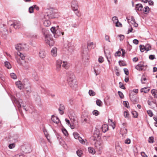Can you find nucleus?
I'll list each match as a JSON object with an SVG mask.
<instances>
[{
    "label": "nucleus",
    "instance_id": "obj_47",
    "mask_svg": "<svg viewBox=\"0 0 157 157\" xmlns=\"http://www.w3.org/2000/svg\"><path fill=\"white\" fill-rule=\"evenodd\" d=\"M11 77L13 79H15L17 78V76L14 73H12L10 74Z\"/></svg>",
    "mask_w": 157,
    "mask_h": 157
},
{
    "label": "nucleus",
    "instance_id": "obj_42",
    "mask_svg": "<svg viewBox=\"0 0 157 157\" xmlns=\"http://www.w3.org/2000/svg\"><path fill=\"white\" fill-rule=\"evenodd\" d=\"M73 135L76 139H77L80 136L79 134L76 132H73Z\"/></svg>",
    "mask_w": 157,
    "mask_h": 157
},
{
    "label": "nucleus",
    "instance_id": "obj_60",
    "mask_svg": "<svg viewBox=\"0 0 157 157\" xmlns=\"http://www.w3.org/2000/svg\"><path fill=\"white\" fill-rule=\"evenodd\" d=\"M33 6H31L29 8V12L30 13H32L33 12Z\"/></svg>",
    "mask_w": 157,
    "mask_h": 157
},
{
    "label": "nucleus",
    "instance_id": "obj_51",
    "mask_svg": "<svg viewBox=\"0 0 157 157\" xmlns=\"http://www.w3.org/2000/svg\"><path fill=\"white\" fill-rule=\"evenodd\" d=\"M119 64L121 66H124L125 65L124 62L123 61L119 60Z\"/></svg>",
    "mask_w": 157,
    "mask_h": 157
},
{
    "label": "nucleus",
    "instance_id": "obj_41",
    "mask_svg": "<svg viewBox=\"0 0 157 157\" xmlns=\"http://www.w3.org/2000/svg\"><path fill=\"white\" fill-rule=\"evenodd\" d=\"M76 153L77 155L79 157L81 156L82 153V151L80 150H78L76 151Z\"/></svg>",
    "mask_w": 157,
    "mask_h": 157
},
{
    "label": "nucleus",
    "instance_id": "obj_2",
    "mask_svg": "<svg viewBox=\"0 0 157 157\" xmlns=\"http://www.w3.org/2000/svg\"><path fill=\"white\" fill-rule=\"evenodd\" d=\"M45 41L46 43L50 46H52L54 44V42L52 36L49 34H46L45 36Z\"/></svg>",
    "mask_w": 157,
    "mask_h": 157
},
{
    "label": "nucleus",
    "instance_id": "obj_40",
    "mask_svg": "<svg viewBox=\"0 0 157 157\" xmlns=\"http://www.w3.org/2000/svg\"><path fill=\"white\" fill-rule=\"evenodd\" d=\"M62 132L65 136H68V133L66 129H65V128L62 129Z\"/></svg>",
    "mask_w": 157,
    "mask_h": 157
},
{
    "label": "nucleus",
    "instance_id": "obj_31",
    "mask_svg": "<svg viewBox=\"0 0 157 157\" xmlns=\"http://www.w3.org/2000/svg\"><path fill=\"white\" fill-rule=\"evenodd\" d=\"M62 65V67L66 69H68L69 67L67 64V63L65 61H63Z\"/></svg>",
    "mask_w": 157,
    "mask_h": 157
},
{
    "label": "nucleus",
    "instance_id": "obj_16",
    "mask_svg": "<svg viewBox=\"0 0 157 157\" xmlns=\"http://www.w3.org/2000/svg\"><path fill=\"white\" fill-rule=\"evenodd\" d=\"M22 150H23L25 153H29L30 152V149L28 146H23L22 147Z\"/></svg>",
    "mask_w": 157,
    "mask_h": 157
},
{
    "label": "nucleus",
    "instance_id": "obj_48",
    "mask_svg": "<svg viewBox=\"0 0 157 157\" xmlns=\"http://www.w3.org/2000/svg\"><path fill=\"white\" fill-rule=\"evenodd\" d=\"M151 92L152 95H153L155 98H157V96H156L155 90H152Z\"/></svg>",
    "mask_w": 157,
    "mask_h": 157
},
{
    "label": "nucleus",
    "instance_id": "obj_6",
    "mask_svg": "<svg viewBox=\"0 0 157 157\" xmlns=\"http://www.w3.org/2000/svg\"><path fill=\"white\" fill-rule=\"evenodd\" d=\"M62 63V61L60 59L56 61V70L57 71H60Z\"/></svg>",
    "mask_w": 157,
    "mask_h": 157
},
{
    "label": "nucleus",
    "instance_id": "obj_3",
    "mask_svg": "<svg viewBox=\"0 0 157 157\" xmlns=\"http://www.w3.org/2000/svg\"><path fill=\"white\" fill-rule=\"evenodd\" d=\"M55 14V12L50 10L46 14L44 15V17L46 19H53L56 17Z\"/></svg>",
    "mask_w": 157,
    "mask_h": 157
},
{
    "label": "nucleus",
    "instance_id": "obj_30",
    "mask_svg": "<svg viewBox=\"0 0 157 157\" xmlns=\"http://www.w3.org/2000/svg\"><path fill=\"white\" fill-rule=\"evenodd\" d=\"M5 65L8 69H10L11 68V65L9 62L6 61L4 63Z\"/></svg>",
    "mask_w": 157,
    "mask_h": 157
},
{
    "label": "nucleus",
    "instance_id": "obj_18",
    "mask_svg": "<svg viewBox=\"0 0 157 157\" xmlns=\"http://www.w3.org/2000/svg\"><path fill=\"white\" fill-rule=\"evenodd\" d=\"M64 34V33L63 32L60 31L59 30H57L56 33L54 35V36L55 38H57L59 36L63 35Z\"/></svg>",
    "mask_w": 157,
    "mask_h": 157
},
{
    "label": "nucleus",
    "instance_id": "obj_29",
    "mask_svg": "<svg viewBox=\"0 0 157 157\" xmlns=\"http://www.w3.org/2000/svg\"><path fill=\"white\" fill-rule=\"evenodd\" d=\"M17 54L20 56L22 60H24L25 59V56L20 52H19L17 53Z\"/></svg>",
    "mask_w": 157,
    "mask_h": 157
},
{
    "label": "nucleus",
    "instance_id": "obj_55",
    "mask_svg": "<svg viewBox=\"0 0 157 157\" xmlns=\"http://www.w3.org/2000/svg\"><path fill=\"white\" fill-rule=\"evenodd\" d=\"M14 102L17 104V106L19 109L21 107V105L20 103H19V102L17 101L16 99H15L14 100Z\"/></svg>",
    "mask_w": 157,
    "mask_h": 157
},
{
    "label": "nucleus",
    "instance_id": "obj_61",
    "mask_svg": "<svg viewBox=\"0 0 157 157\" xmlns=\"http://www.w3.org/2000/svg\"><path fill=\"white\" fill-rule=\"evenodd\" d=\"M121 52L120 51H118L115 53V56H121Z\"/></svg>",
    "mask_w": 157,
    "mask_h": 157
},
{
    "label": "nucleus",
    "instance_id": "obj_43",
    "mask_svg": "<svg viewBox=\"0 0 157 157\" xmlns=\"http://www.w3.org/2000/svg\"><path fill=\"white\" fill-rule=\"evenodd\" d=\"M147 113L150 117H152L153 115V113L151 110H148L147 111Z\"/></svg>",
    "mask_w": 157,
    "mask_h": 157
},
{
    "label": "nucleus",
    "instance_id": "obj_56",
    "mask_svg": "<svg viewBox=\"0 0 157 157\" xmlns=\"http://www.w3.org/2000/svg\"><path fill=\"white\" fill-rule=\"evenodd\" d=\"M124 117L126 118L128 117H129V113L128 111H125L124 113Z\"/></svg>",
    "mask_w": 157,
    "mask_h": 157
},
{
    "label": "nucleus",
    "instance_id": "obj_38",
    "mask_svg": "<svg viewBox=\"0 0 157 157\" xmlns=\"http://www.w3.org/2000/svg\"><path fill=\"white\" fill-rule=\"evenodd\" d=\"M140 50L141 52H143L145 50V48L144 45H140Z\"/></svg>",
    "mask_w": 157,
    "mask_h": 157
},
{
    "label": "nucleus",
    "instance_id": "obj_53",
    "mask_svg": "<svg viewBox=\"0 0 157 157\" xmlns=\"http://www.w3.org/2000/svg\"><path fill=\"white\" fill-rule=\"evenodd\" d=\"M118 94L120 97V98H123L124 97V95L123 94L122 92L121 91H118Z\"/></svg>",
    "mask_w": 157,
    "mask_h": 157
},
{
    "label": "nucleus",
    "instance_id": "obj_64",
    "mask_svg": "<svg viewBox=\"0 0 157 157\" xmlns=\"http://www.w3.org/2000/svg\"><path fill=\"white\" fill-rule=\"evenodd\" d=\"M153 118L155 121V125L157 127V117L155 116L153 117Z\"/></svg>",
    "mask_w": 157,
    "mask_h": 157
},
{
    "label": "nucleus",
    "instance_id": "obj_22",
    "mask_svg": "<svg viewBox=\"0 0 157 157\" xmlns=\"http://www.w3.org/2000/svg\"><path fill=\"white\" fill-rule=\"evenodd\" d=\"M43 130L44 133L45 137H46L48 141L49 142L50 138L48 136V134L47 132V130L45 129V128L44 127L43 129Z\"/></svg>",
    "mask_w": 157,
    "mask_h": 157
},
{
    "label": "nucleus",
    "instance_id": "obj_10",
    "mask_svg": "<svg viewBox=\"0 0 157 157\" xmlns=\"http://www.w3.org/2000/svg\"><path fill=\"white\" fill-rule=\"evenodd\" d=\"M25 44H17L15 46L16 49L17 51H20L25 48Z\"/></svg>",
    "mask_w": 157,
    "mask_h": 157
},
{
    "label": "nucleus",
    "instance_id": "obj_57",
    "mask_svg": "<svg viewBox=\"0 0 157 157\" xmlns=\"http://www.w3.org/2000/svg\"><path fill=\"white\" fill-rule=\"evenodd\" d=\"M98 62L100 63H101L104 61L103 58L101 56H100L98 58Z\"/></svg>",
    "mask_w": 157,
    "mask_h": 157
},
{
    "label": "nucleus",
    "instance_id": "obj_20",
    "mask_svg": "<svg viewBox=\"0 0 157 157\" xmlns=\"http://www.w3.org/2000/svg\"><path fill=\"white\" fill-rule=\"evenodd\" d=\"M143 6L141 4H137L136 5L135 10L137 11H141Z\"/></svg>",
    "mask_w": 157,
    "mask_h": 157
},
{
    "label": "nucleus",
    "instance_id": "obj_58",
    "mask_svg": "<svg viewBox=\"0 0 157 157\" xmlns=\"http://www.w3.org/2000/svg\"><path fill=\"white\" fill-rule=\"evenodd\" d=\"M131 140L130 139L127 138L124 141V143L125 144H129L130 143Z\"/></svg>",
    "mask_w": 157,
    "mask_h": 157
},
{
    "label": "nucleus",
    "instance_id": "obj_34",
    "mask_svg": "<svg viewBox=\"0 0 157 157\" xmlns=\"http://www.w3.org/2000/svg\"><path fill=\"white\" fill-rule=\"evenodd\" d=\"M148 142L150 143H153L154 142V138L153 137H150L148 140Z\"/></svg>",
    "mask_w": 157,
    "mask_h": 157
},
{
    "label": "nucleus",
    "instance_id": "obj_32",
    "mask_svg": "<svg viewBox=\"0 0 157 157\" xmlns=\"http://www.w3.org/2000/svg\"><path fill=\"white\" fill-rule=\"evenodd\" d=\"M96 102L97 105L99 106H102V102L100 100L97 99L96 101Z\"/></svg>",
    "mask_w": 157,
    "mask_h": 157
},
{
    "label": "nucleus",
    "instance_id": "obj_35",
    "mask_svg": "<svg viewBox=\"0 0 157 157\" xmlns=\"http://www.w3.org/2000/svg\"><path fill=\"white\" fill-rule=\"evenodd\" d=\"M51 32L53 33L54 35V34L56 33L57 30L56 29L55 27H52L51 29Z\"/></svg>",
    "mask_w": 157,
    "mask_h": 157
},
{
    "label": "nucleus",
    "instance_id": "obj_33",
    "mask_svg": "<svg viewBox=\"0 0 157 157\" xmlns=\"http://www.w3.org/2000/svg\"><path fill=\"white\" fill-rule=\"evenodd\" d=\"M144 13H149V7L147 6H145L144 8Z\"/></svg>",
    "mask_w": 157,
    "mask_h": 157
},
{
    "label": "nucleus",
    "instance_id": "obj_37",
    "mask_svg": "<svg viewBox=\"0 0 157 157\" xmlns=\"http://www.w3.org/2000/svg\"><path fill=\"white\" fill-rule=\"evenodd\" d=\"M89 94L90 96H93L95 95V93L92 90H89Z\"/></svg>",
    "mask_w": 157,
    "mask_h": 157
},
{
    "label": "nucleus",
    "instance_id": "obj_62",
    "mask_svg": "<svg viewBox=\"0 0 157 157\" xmlns=\"http://www.w3.org/2000/svg\"><path fill=\"white\" fill-rule=\"evenodd\" d=\"M124 72L125 74L128 75L129 74V71L127 68H124Z\"/></svg>",
    "mask_w": 157,
    "mask_h": 157
},
{
    "label": "nucleus",
    "instance_id": "obj_27",
    "mask_svg": "<svg viewBox=\"0 0 157 157\" xmlns=\"http://www.w3.org/2000/svg\"><path fill=\"white\" fill-rule=\"evenodd\" d=\"M145 48V50L147 52L150 50L151 48V46L149 44H147L144 46Z\"/></svg>",
    "mask_w": 157,
    "mask_h": 157
},
{
    "label": "nucleus",
    "instance_id": "obj_49",
    "mask_svg": "<svg viewBox=\"0 0 157 157\" xmlns=\"http://www.w3.org/2000/svg\"><path fill=\"white\" fill-rule=\"evenodd\" d=\"M119 85L120 87V88L122 89H125V87L121 82H119Z\"/></svg>",
    "mask_w": 157,
    "mask_h": 157
},
{
    "label": "nucleus",
    "instance_id": "obj_8",
    "mask_svg": "<svg viewBox=\"0 0 157 157\" xmlns=\"http://www.w3.org/2000/svg\"><path fill=\"white\" fill-rule=\"evenodd\" d=\"M129 97L131 101L133 104H135L137 102V99L136 95H132L130 94Z\"/></svg>",
    "mask_w": 157,
    "mask_h": 157
},
{
    "label": "nucleus",
    "instance_id": "obj_12",
    "mask_svg": "<svg viewBox=\"0 0 157 157\" xmlns=\"http://www.w3.org/2000/svg\"><path fill=\"white\" fill-rule=\"evenodd\" d=\"M20 24L19 23L14 22L10 25V28H14L15 29H19L20 27Z\"/></svg>",
    "mask_w": 157,
    "mask_h": 157
},
{
    "label": "nucleus",
    "instance_id": "obj_46",
    "mask_svg": "<svg viewBox=\"0 0 157 157\" xmlns=\"http://www.w3.org/2000/svg\"><path fill=\"white\" fill-rule=\"evenodd\" d=\"M123 104L124 105V106L126 108H128L129 107V103L128 101H124V102Z\"/></svg>",
    "mask_w": 157,
    "mask_h": 157
},
{
    "label": "nucleus",
    "instance_id": "obj_39",
    "mask_svg": "<svg viewBox=\"0 0 157 157\" xmlns=\"http://www.w3.org/2000/svg\"><path fill=\"white\" fill-rule=\"evenodd\" d=\"M112 20L114 22H115L116 24L117 22H118V20L117 17L116 16H114L112 18Z\"/></svg>",
    "mask_w": 157,
    "mask_h": 157
},
{
    "label": "nucleus",
    "instance_id": "obj_13",
    "mask_svg": "<svg viewBox=\"0 0 157 157\" xmlns=\"http://www.w3.org/2000/svg\"><path fill=\"white\" fill-rule=\"evenodd\" d=\"M71 6L74 11H77V10L78 6L77 2L75 1H73L71 3Z\"/></svg>",
    "mask_w": 157,
    "mask_h": 157
},
{
    "label": "nucleus",
    "instance_id": "obj_54",
    "mask_svg": "<svg viewBox=\"0 0 157 157\" xmlns=\"http://www.w3.org/2000/svg\"><path fill=\"white\" fill-rule=\"evenodd\" d=\"M33 76H34V79L36 80H38V76L36 74V72L34 73V74H33Z\"/></svg>",
    "mask_w": 157,
    "mask_h": 157
},
{
    "label": "nucleus",
    "instance_id": "obj_9",
    "mask_svg": "<svg viewBox=\"0 0 157 157\" xmlns=\"http://www.w3.org/2000/svg\"><path fill=\"white\" fill-rule=\"evenodd\" d=\"M15 84L17 87L20 90H21L24 88L23 83H22L21 81L16 82Z\"/></svg>",
    "mask_w": 157,
    "mask_h": 157
},
{
    "label": "nucleus",
    "instance_id": "obj_44",
    "mask_svg": "<svg viewBox=\"0 0 157 157\" xmlns=\"http://www.w3.org/2000/svg\"><path fill=\"white\" fill-rule=\"evenodd\" d=\"M106 58L109 63H111V62L112 61L111 55L110 54H109L108 56H106Z\"/></svg>",
    "mask_w": 157,
    "mask_h": 157
},
{
    "label": "nucleus",
    "instance_id": "obj_1",
    "mask_svg": "<svg viewBox=\"0 0 157 157\" xmlns=\"http://www.w3.org/2000/svg\"><path fill=\"white\" fill-rule=\"evenodd\" d=\"M67 81L70 86H74L75 84L76 81L75 79V77L74 73L71 71H68L67 73Z\"/></svg>",
    "mask_w": 157,
    "mask_h": 157
},
{
    "label": "nucleus",
    "instance_id": "obj_28",
    "mask_svg": "<svg viewBox=\"0 0 157 157\" xmlns=\"http://www.w3.org/2000/svg\"><path fill=\"white\" fill-rule=\"evenodd\" d=\"M88 149L90 153H91L92 154H94L95 153V151L93 148L91 147H88Z\"/></svg>",
    "mask_w": 157,
    "mask_h": 157
},
{
    "label": "nucleus",
    "instance_id": "obj_52",
    "mask_svg": "<svg viewBox=\"0 0 157 157\" xmlns=\"http://www.w3.org/2000/svg\"><path fill=\"white\" fill-rule=\"evenodd\" d=\"M132 114L133 116L134 117H137L138 116L137 113L136 111L132 112Z\"/></svg>",
    "mask_w": 157,
    "mask_h": 157
},
{
    "label": "nucleus",
    "instance_id": "obj_25",
    "mask_svg": "<svg viewBox=\"0 0 157 157\" xmlns=\"http://www.w3.org/2000/svg\"><path fill=\"white\" fill-rule=\"evenodd\" d=\"M44 22V25L45 26H48L51 25L50 21L48 19Z\"/></svg>",
    "mask_w": 157,
    "mask_h": 157
},
{
    "label": "nucleus",
    "instance_id": "obj_23",
    "mask_svg": "<svg viewBox=\"0 0 157 157\" xmlns=\"http://www.w3.org/2000/svg\"><path fill=\"white\" fill-rule=\"evenodd\" d=\"M150 89L148 87H145L141 89L140 91L141 92H144V93H146L149 91Z\"/></svg>",
    "mask_w": 157,
    "mask_h": 157
},
{
    "label": "nucleus",
    "instance_id": "obj_4",
    "mask_svg": "<svg viewBox=\"0 0 157 157\" xmlns=\"http://www.w3.org/2000/svg\"><path fill=\"white\" fill-rule=\"evenodd\" d=\"M23 83L24 85V88L26 89V91L29 93L31 92L30 84L27 79H25L23 80Z\"/></svg>",
    "mask_w": 157,
    "mask_h": 157
},
{
    "label": "nucleus",
    "instance_id": "obj_63",
    "mask_svg": "<svg viewBox=\"0 0 157 157\" xmlns=\"http://www.w3.org/2000/svg\"><path fill=\"white\" fill-rule=\"evenodd\" d=\"M149 57L150 59L152 60L155 59V56L154 55H149Z\"/></svg>",
    "mask_w": 157,
    "mask_h": 157
},
{
    "label": "nucleus",
    "instance_id": "obj_5",
    "mask_svg": "<svg viewBox=\"0 0 157 157\" xmlns=\"http://www.w3.org/2000/svg\"><path fill=\"white\" fill-rule=\"evenodd\" d=\"M92 45H93V42H91L90 44H88L87 45L88 49H87L86 48L84 49L85 50H83V51L82 52V53H83L82 55V58L83 59H84L85 58V55H86L87 54V50H88L89 48H91Z\"/></svg>",
    "mask_w": 157,
    "mask_h": 157
},
{
    "label": "nucleus",
    "instance_id": "obj_11",
    "mask_svg": "<svg viewBox=\"0 0 157 157\" xmlns=\"http://www.w3.org/2000/svg\"><path fill=\"white\" fill-rule=\"evenodd\" d=\"M95 147L99 151H101L103 148V145L99 142L95 144Z\"/></svg>",
    "mask_w": 157,
    "mask_h": 157
},
{
    "label": "nucleus",
    "instance_id": "obj_36",
    "mask_svg": "<svg viewBox=\"0 0 157 157\" xmlns=\"http://www.w3.org/2000/svg\"><path fill=\"white\" fill-rule=\"evenodd\" d=\"M147 80L146 78L143 75L141 78V81L142 84H145V82H144V81Z\"/></svg>",
    "mask_w": 157,
    "mask_h": 157
},
{
    "label": "nucleus",
    "instance_id": "obj_50",
    "mask_svg": "<svg viewBox=\"0 0 157 157\" xmlns=\"http://www.w3.org/2000/svg\"><path fill=\"white\" fill-rule=\"evenodd\" d=\"M122 131L123 132V134H124L127 133V130L124 127H123L122 128Z\"/></svg>",
    "mask_w": 157,
    "mask_h": 157
},
{
    "label": "nucleus",
    "instance_id": "obj_59",
    "mask_svg": "<svg viewBox=\"0 0 157 157\" xmlns=\"http://www.w3.org/2000/svg\"><path fill=\"white\" fill-rule=\"evenodd\" d=\"M8 147L10 149H12L15 147V144L13 143L9 145Z\"/></svg>",
    "mask_w": 157,
    "mask_h": 157
},
{
    "label": "nucleus",
    "instance_id": "obj_7",
    "mask_svg": "<svg viewBox=\"0 0 157 157\" xmlns=\"http://www.w3.org/2000/svg\"><path fill=\"white\" fill-rule=\"evenodd\" d=\"M81 120L82 123H89L90 122L89 117L87 115H84V114L82 116Z\"/></svg>",
    "mask_w": 157,
    "mask_h": 157
},
{
    "label": "nucleus",
    "instance_id": "obj_26",
    "mask_svg": "<svg viewBox=\"0 0 157 157\" xmlns=\"http://www.w3.org/2000/svg\"><path fill=\"white\" fill-rule=\"evenodd\" d=\"M40 57L41 58H44L46 55V53L43 51H41L39 53Z\"/></svg>",
    "mask_w": 157,
    "mask_h": 157
},
{
    "label": "nucleus",
    "instance_id": "obj_24",
    "mask_svg": "<svg viewBox=\"0 0 157 157\" xmlns=\"http://www.w3.org/2000/svg\"><path fill=\"white\" fill-rule=\"evenodd\" d=\"M94 135H96V136H97V137H98L100 136V130L99 129L96 128H95V130L94 132Z\"/></svg>",
    "mask_w": 157,
    "mask_h": 157
},
{
    "label": "nucleus",
    "instance_id": "obj_15",
    "mask_svg": "<svg viewBox=\"0 0 157 157\" xmlns=\"http://www.w3.org/2000/svg\"><path fill=\"white\" fill-rule=\"evenodd\" d=\"M65 109V108L64 105L62 104H60L58 109L59 113L61 115L63 114L64 113Z\"/></svg>",
    "mask_w": 157,
    "mask_h": 157
},
{
    "label": "nucleus",
    "instance_id": "obj_14",
    "mask_svg": "<svg viewBox=\"0 0 157 157\" xmlns=\"http://www.w3.org/2000/svg\"><path fill=\"white\" fill-rule=\"evenodd\" d=\"M144 65L143 63H139L136 66V68L139 71H141L144 70Z\"/></svg>",
    "mask_w": 157,
    "mask_h": 157
},
{
    "label": "nucleus",
    "instance_id": "obj_45",
    "mask_svg": "<svg viewBox=\"0 0 157 157\" xmlns=\"http://www.w3.org/2000/svg\"><path fill=\"white\" fill-rule=\"evenodd\" d=\"M93 114L96 116H98L99 114V112L97 110H94L92 112Z\"/></svg>",
    "mask_w": 157,
    "mask_h": 157
},
{
    "label": "nucleus",
    "instance_id": "obj_21",
    "mask_svg": "<svg viewBox=\"0 0 157 157\" xmlns=\"http://www.w3.org/2000/svg\"><path fill=\"white\" fill-rule=\"evenodd\" d=\"M101 128L104 132H106L108 130L109 128L108 125L106 124H103Z\"/></svg>",
    "mask_w": 157,
    "mask_h": 157
},
{
    "label": "nucleus",
    "instance_id": "obj_17",
    "mask_svg": "<svg viewBox=\"0 0 157 157\" xmlns=\"http://www.w3.org/2000/svg\"><path fill=\"white\" fill-rule=\"evenodd\" d=\"M57 48L56 47L52 48L51 51V54L53 56H56L57 55Z\"/></svg>",
    "mask_w": 157,
    "mask_h": 157
},
{
    "label": "nucleus",
    "instance_id": "obj_19",
    "mask_svg": "<svg viewBox=\"0 0 157 157\" xmlns=\"http://www.w3.org/2000/svg\"><path fill=\"white\" fill-rule=\"evenodd\" d=\"M52 120L56 124L58 123L59 121V118L57 117L54 116V115H52Z\"/></svg>",
    "mask_w": 157,
    "mask_h": 157
}]
</instances>
